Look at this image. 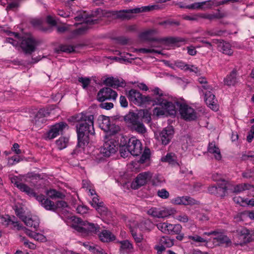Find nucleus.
<instances>
[{"label": "nucleus", "mask_w": 254, "mask_h": 254, "mask_svg": "<svg viewBox=\"0 0 254 254\" xmlns=\"http://www.w3.org/2000/svg\"><path fill=\"white\" fill-rule=\"evenodd\" d=\"M77 118L78 122L76 126L77 144L71 153L73 157L84 151L85 147L89 143V134L95 133L93 115L81 113Z\"/></svg>", "instance_id": "f257e3e1"}, {"label": "nucleus", "mask_w": 254, "mask_h": 254, "mask_svg": "<svg viewBox=\"0 0 254 254\" xmlns=\"http://www.w3.org/2000/svg\"><path fill=\"white\" fill-rule=\"evenodd\" d=\"M153 98L151 104L153 105H159L161 108L156 107L154 109V113L157 116H175L176 114L175 105L169 100L168 96L164 94L158 87H155L153 90Z\"/></svg>", "instance_id": "f03ea898"}, {"label": "nucleus", "mask_w": 254, "mask_h": 254, "mask_svg": "<svg viewBox=\"0 0 254 254\" xmlns=\"http://www.w3.org/2000/svg\"><path fill=\"white\" fill-rule=\"evenodd\" d=\"M155 29H149L145 31L140 34V37L142 39L149 42H157L158 43H165L166 44H175L179 42L186 43L188 41L187 39L179 37H167L163 38L153 37L152 36L157 33Z\"/></svg>", "instance_id": "7ed1b4c3"}, {"label": "nucleus", "mask_w": 254, "mask_h": 254, "mask_svg": "<svg viewBox=\"0 0 254 254\" xmlns=\"http://www.w3.org/2000/svg\"><path fill=\"white\" fill-rule=\"evenodd\" d=\"M135 13L132 9L117 10H106L101 8L96 9L93 14L98 17H106L114 19H121L122 20H128L132 17V14Z\"/></svg>", "instance_id": "20e7f679"}, {"label": "nucleus", "mask_w": 254, "mask_h": 254, "mask_svg": "<svg viewBox=\"0 0 254 254\" xmlns=\"http://www.w3.org/2000/svg\"><path fill=\"white\" fill-rule=\"evenodd\" d=\"M124 120L127 123L129 124L132 130H134L139 134H143L146 132V128L138 114L129 112L124 117Z\"/></svg>", "instance_id": "39448f33"}, {"label": "nucleus", "mask_w": 254, "mask_h": 254, "mask_svg": "<svg viewBox=\"0 0 254 254\" xmlns=\"http://www.w3.org/2000/svg\"><path fill=\"white\" fill-rule=\"evenodd\" d=\"M119 142L115 139H110L106 141L101 148L100 154H97L98 156L95 157V160L99 162L103 159L102 155L104 157H108L111 155L115 154L118 150Z\"/></svg>", "instance_id": "423d86ee"}, {"label": "nucleus", "mask_w": 254, "mask_h": 254, "mask_svg": "<svg viewBox=\"0 0 254 254\" xmlns=\"http://www.w3.org/2000/svg\"><path fill=\"white\" fill-rule=\"evenodd\" d=\"M75 222L77 223V224L73 225V228L77 232L82 234L97 233L99 232L100 227L97 224L83 221L80 218H77Z\"/></svg>", "instance_id": "0eeeda50"}, {"label": "nucleus", "mask_w": 254, "mask_h": 254, "mask_svg": "<svg viewBox=\"0 0 254 254\" xmlns=\"http://www.w3.org/2000/svg\"><path fill=\"white\" fill-rule=\"evenodd\" d=\"M127 97L130 101L138 106L150 105L153 98V96L143 95L140 92L133 89L128 91Z\"/></svg>", "instance_id": "6e6552de"}, {"label": "nucleus", "mask_w": 254, "mask_h": 254, "mask_svg": "<svg viewBox=\"0 0 254 254\" xmlns=\"http://www.w3.org/2000/svg\"><path fill=\"white\" fill-rule=\"evenodd\" d=\"M236 233L238 241L235 244V245L242 246L247 243L254 241V235L251 234L250 231L246 228L242 227L238 229Z\"/></svg>", "instance_id": "1a4fd4ad"}, {"label": "nucleus", "mask_w": 254, "mask_h": 254, "mask_svg": "<svg viewBox=\"0 0 254 254\" xmlns=\"http://www.w3.org/2000/svg\"><path fill=\"white\" fill-rule=\"evenodd\" d=\"M99 127L104 131L109 133L110 134L117 133L120 130L119 126L112 124L109 117L102 116L99 119Z\"/></svg>", "instance_id": "9d476101"}, {"label": "nucleus", "mask_w": 254, "mask_h": 254, "mask_svg": "<svg viewBox=\"0 0 254 254\" xmlns=\"http://www.w3.org/2000/svg\"><path fill=\"white\" fill-rule=\"evenodd\" d=\"M177 106L179 108V111L181 116L187 121L194 120L196 118V113L193 108L187 105L176 102Z\"/></svg>", "instance_id": "9b49d317"}, {"label": "nucleus", "mask_w": 254, "mask_h": 254, "mask_svg": "<svg viewBox=\"0 0 254 254\" xmlns=\"http://www.w3.org/2000/svg\"><path fill=\"white\" fill-rule=\"evenodd\" d=\"M118 96L117 93L110 87H104L97 93V99L100 102L105 100H115Z\"/></svg>", "instance_id": "f8f14e48"}, {"label": "nucleus", "mask_w": 254, "mask_h": 254, "mask_svg": "<svg viewBox=\"0 0 254 254\" xmlns=\"http://www.w3.org/2000/svg\"><path fill=\"white\" fill-rule=\"evenodd\" d=\"M175 210L166 207H151L147 211L148 214L153 217L163 218L173 214Z\"/></svg>", "instance_id": "ddd939ff"}, {"label": "nucleus", "mask_w": 254, "mask_h": 254, "mask_svg": "<svg viewBox=\"0 0 254 254\" xmlns=\"http://www.w3.org/2000/svg\"><path fill=\"white\" fill-rule=\"evenodd\" d=\"M36 46V41L32 37H24L21 40L20 47L26 54H31L34 52Z\"/></svg>", "instance_id": "4468645a"}, {"label": "nucleus", "mask_w": 254, "mask_h": 254, "mask_svg": "<svg viewBox=\"0 0 254 254\" xmlns=\"http://www.w3.org/2000/svg\"><path fill=\"white\" fill-rule=\"evenodd\" d=\"M127 149H128L132 155L138 156L142 152V144L135 137H131L129 139L127 143Z\"/></svg>", "instance_id": "2eb2a0df"}, {"label": "nucleus", "mask_w": 254, "mask_h": 254, "mask_svg": "<svg viewBox=\"0 0 254 254\" xmlns=\"http://www.w3.org/2000/svg\"><path fill=\"white\" fill-rule=\"evenodd\" d=\"M175 240L168 236H163L159 240L158 244L154 247L157 254H161L167 248H170L174 245Z\"/></svg>", "instance_id": "dca6fc26"}, {"label": "nucleus", "mask_w": 254, "mask_h": 254, "mask_svg": "<svg viewBox=\"0 0 254 254\" xmlns=\"http://www.w3.org/2000/svg\"><path fill=\"white\" fill-rule=\"evenodd\" d=\"M67 127V125L64 122H60L52 126L47 133V137L52 139L60 134H62L64 130Z\"/></svg>", "instance_id": "f3484780"}, {"label": "nucleus", "mask_w": 254, "mask_h": 254, "mask_svg": "<svg viewBox=\"0 0 254 254\" xmlns=\"http://www.w3.org/2000/svg\"><path fill=\"white\" fill-rule=\"evenodd\" d=\"M152 177V174L149 172H144L139 174L134 182H132V186L134 189H138L139 187L144 185L147 181Z\"/></svg>", "instance_id": "a211bd4d"}, {"label": "nucleus", "mask_w": 254, "mask_h": 254, "mask_svg": "<svg viewBox=\"0 0 254 254\" xmlns=\"http://www.w3.org/2000/svg\"><path fill=\"white\" fill-rule=\"evenodd\" d=\"M96 10L92 12L90 16H87L84 13H80L75 16L74 19L76 21H80L84 24H94L97 23L98 20L101 17H98L97 16L93 14Z\"/></svg>", "instance_id": "6ab92c4d"}, {"label": "nucleus", "mask_w": 254, "mask_h": 254, "mask_svg": "<svg viewBox=\"0 0 254 254\" xmlns=\"http://www.w3.org/2000/svg\"><path fill=\"white\" fill-rule=\"evenodd\" d=\"M174 133L172 127H168L164 128L160 133V138L162 144H168L173 137Z\"/></svg>", "instance_id": "aec40b11"}, {"label": "nucleus", "mask_w": 254, "mask_h": 254, "mask_svg": "<svg viewBox=\"0 0 254 254\" xmlns=\"http://www.w3.org/2000/svg\"><path fill=\"white\" fill-rule=\"evenodd\" d=\"M36 199L46 210L55 212L54 202L49 199L46 196L43 194H40L37 196Z\"/></svg>", "instance_id": "412c9836"}, {"label": "nucleus", "mask_w": 254, "mask_h": 254, "mask_svg": "<svg viewBox=\"0 0 254 254\" xmlns=\"http://www.w3.org/2000/svg\"><path fill=\"white\" fill-rule=\"evenodd\" d=\"M174 202L175 204L178 205H192L199 204L198 201L188 196L178 197L174 199Z\"/></svg>", "instance_id": "4be33fe9"}, {"label": "nucleus", "mask_w": 254, "mask_h": 254, "mask_svg": "<svg viewBox=\"0 0 254 254\" xmlns=\"http://www.w3.org/2000/svg\"><path fill=\"white\" fill-rule=\"evenodd\" d=\"M212 243L214 246H224L226 247L231 246L232 244L231 240L223 234H219L213 238Z\"/></svg>", "instance_id": "5701e85b"}, {"label": "nucleus", "mask_w": 254, "mask_h": 254, "mask_svg": "<svg viewBox=\"0 0 254 254\" xmlns=\"http://www.w3.org/2000/svg\"><path fill=\"white\" fill-rule=\"evenodd\" d=\"M104 84L110 86L114 88H117L119 87H124L126 86V82L122 79L120 80L117 78L113 77H108L104 80Z\"/></svg>", "instance_id": "b1692460"}, {"label": "nucleus", "mask_w": 254, "mask_h": 254, "mask_svg": "<svg viewBox=\"0 0 254 254\" xmlns=\"http://www.w3.org/2000/svg\"><path fill=\"white\" fill-rule=\"evenodd\" d=\"M204 100L206 104L213 110L217 109L216 102L213 91L204 92Z\"/></svg>", "instance_id": "393cba45"}, {"label": "nucleus", "mask_w": 254, "mask_h": 254, "mask_svg": "<svg viewBox=\"0 0 254 254\" xmlns=\"http://www.w3.org/2000/svg\"><path fill=\"white\" fill-rule=\"evenodd\" d=\"M22 221L27 226L33 227L35 230H37L39 226L40 220L36 216H26L23 218Z\"/></svg>", "instance_id": "a878e982"}, {"label": "nucleus", "mask_w": 254, "mask_h": 254, "mask_svg": "<svg viewBox=\"0 0 254 254\" xmlns=\"http://www.w3.org/2000/svg\"><path fill=\"white\" fill-rule=\"evenodd\" d=\"M49 114V113L47 110L44 109H40L35 115L33 121L36 125L40 127L45 123L46 120L44 118L48 116Z\"/></svg>", "instance_id": "bb28decb"}, {"label": "nucleus", "mask_w": 254, "mask_h": 254, "mask_svg": "<svg viewBox=\"0 0 254 254\" xmlns=\"http://www.w3.org/2000/svg\"><path fill=\"white\" fill-rule=\"evenodd\" d=\"M14 184L21 191L25 192L30 196H33L36 198V196L38 195L34 192L33 189L25 184L17 182Z\"/></svg>", "instance_id": "cd10ccee"}, {"label": "nucleus", "mask_w": 254, "mask_h": 254, "mask_svg": "<svg viewBox=\"0 0 254 254\" xmlns=\"http://www.w3.org/2000/svg\"><path fill=\"white\" fill-rule=\"evenodd\" d=\"M237 82V70L234 69L224 79V84L227 86H233Z\"/></svg>", "instance_id": "c85d7f7f"}, {"label": "nucleus", "mask_w": 254, "mask_h": 254, "mask_svg": "<svg viewBox=\"0 0 254 254\" xmlns=\"http://www.w3.org/2000/svg\"><path fill=\"white\" fill-rule=\"evenodd\" d=\"M228 182L225 180H222L217 184V196L224 197L227 193Z\"/></svg>", "instance_id": "c756f323"}, {"label": "nucleus", "mask_w": 254, "mask_h": 254, "mask_svg": "<svg viewBox=\"0 0 254 254\" xmlns=\"http://www.w3.org/2000/svg\"><path fill=\"white\" fill-rule=\"evenodd\" d=\"M161 9V7L159 5H150L147 6H142L141 7H137L132 9L133 12L135 13L140 12H145L153 11L154 10H158Z\"/></svg>", "instance_id": "7c9ffc66"}, {"label": "nucleus", "mask_w": 254, "mask_h": 254, "mask_svg": "<svg viewBox=\"0 0 254 254\" xmlns=\"http://www.w3.org/2000/svg\"><path fill=\"white\" fill-rule=\"evenodd\" d=\"M100 240L103 242H110L115 240L116 237L110 231L104 230L99 235Z\"/></svg>", "instance_id": "2f4dec72"}, {"label": "nucleus", "mask_w": 254, "mask_h": 254, "mask_svg": "<svg viewBox=\"0 0 254 254\" xmlns=\"http://www.w3.org/2000/svg\"><path fill=\"white\" fill-rule=\"evenodd\" d=\"M207 150L209 153L214 154L216 159L220 160L221 158L220 149L216 146L215 142L213 141L209 143Z\"/></svg>", "instance_id": "473e14b6"}, {"label": "nucleus", "mask_w": 254, "mask_h": 254, "mask_svg": "<svg viewBox=\"0 0 254 254\" xmlns=\"http://www.w3.org/2000/svg\"><path fill=\"white\" fill-rule=\"evenodd\" d=\"M120 250L123 253H129L132 251V245L127 240L121 241Z\"/></svg>", "instance_id": "72a5a7b5"}, {"label": "nucleus", "mask_w": 254, "mask_h": 254, "mask_svg": "<svg viewBox=\"0 0 254 254\" xmlns=\"http://www.w3.org/2000/svg\"><path fill=\"white\" fill-rule=\"evenodd\" d=\"M46 194L49 197L53 199L56 198L62 199L65 197V195L64 194L55 189L48 190L46 192Z\"/></svg>", "instance_id": "f704fd0d"}, {"label": "nucleus", "mask_w": 254, "mask_h": 254, "mask_svg": "<svg viewBox=\"0 0 254 254\" xmlns=\"http://www.w3.org/2000/svg\"><path fill=\"white\" fill-rule=\"evenodd\" d=\"M92 24H84L80 27L72 31V35L74 36L83 35L87 31V30L91 28L90 26Z\"/></svg>", "instance_id": "c9c22d12"}, {"label": "nucleus", "mask_w": 254, "mask_h": 254, "mask_svg": "<svg viewBox=\"0 0 254 254\" xmlns=\"http://www.w3.org/2000/svg\"><path fill=\"white\" fill-rule=\"evenodd\" d=\"M161 160L163 162L175 164L176 163V156L173 153H169L166 155L162 157Z\"/></svg>", "instance_id": "e433bc0d"}, {"label": "nucleus", "mask_w": 254, "mask_h": 254, "mask_svg": "<svg viewBox=\"0 0 254 254\" xmlns=\"http://www.w3.org/2000/svg\"><path fill=\"white\" fill-rule=\"evenodd\" d=\"M219 47L221 48V51L223 54L231 55L233 53L232 50L231 48V45L229 43L226 42H220Z\"/></svg>", "instance_id": "4c0bfd02"}, {"label": "nucleus", "mask_w": 254, "mask_h": 254, "mask_svg": "<svg viewBox=\"0 0 254 254\" xmlns=\"http://www.w3.org/2000/svg\"><path fill=\"white\" fill-rule=\"evenodd\" d=\"M194 214L195 218L201 223H205L209 219V216L203 212L196 211Z\"/></svg>", "instance_id": "58836bf2"}, {"label": "nucleus", "mask_w": 254, "mask_h": 254, "mask_svg": "<svg viewBox=\"0 0 254 254\" xmlns=\"http://www.w3.org/2000/svg\"><path fill=\"white\" fill-rule=\"evenodd\" d=\"M130 232L135 242L137 244V245L140 248V249L142 250L143 249L141 247L142 244L141 243L142 240H143L142 236L140 234H137L134 231V230L132 229L131 230Z\"/></svg>", "instance_id": "ea45409f"}, {"label": "nucleus", "mask_w": 254, "mask_h": 254, "mask_svg": "<svg viewBox=\"0 0 254 254\" xmlns=\"http://www.w3.org/2000/svg\"><path fill=\"white\" fill-rule=\"evenodd\" d=\"M16 215L21 220L23 218L26 216L24 215V210L21 204H16L14 205L13 208Z\"/></svg>", "instance_id": "a19ab883"}, {"label": "nucleus", "mask_w": 254, "mask_h": 254, "mask_svg": "<svg viewBox=\"0 0 254 254\" xmlns=\"http://www.w3.org/2000/svg\"><path fill=\"white\" fill-rule=\"evenodd\" d=\"M182 226L180 224L173 225L170 224L169 227V232L168 234L173 235L178 234L181 232Z\"/></svg>", "instance_id": "79ce46f5"}, {"label": "nucleus", "mask_w": 254, "mask_h": 254, "mask_svg": "<svg viewBox=\"0 0 254 254\" xmlns=\"http://www.w3.org/2000/svg\"><path fill=\"white\" fill-rule=\"evenodd\" d=\"M95 209L101 215L108 216L110 214V211H109L108 209L104 206V203H102V205L99 204Z\"/></svg>", "instance_id": "37998d69"}, {"label": "nucleus", "mask_w": 254, "mask_h": 254, "mask_svg": "<svg viewBox=\"0 0 254 254\" xmlns=\"http://www.w3.org/2000/svg\"><path fill=\"white\" fill-rule=\"evenodd\" d=\"M76 46H72L68 45H62L60 46L59 49L62 52L70 53L75 51Z\"/></svg>", "instance_id": "c03bdc74"}, {"label": "nucleus", "mask_w": 254, "mask_h": 254, "mask_svg": "<svg viewBox=\"0 0 254 254\" xmlns=\"http://www.w3.org/2000/svg\"><path fill=\"white\" fill-rule=\"evenodd\" d=\"M216 3H217L216 0H208L201 2V3L202 4V6L204 7L203 9H210L213 6H218L216 5Z\"/></svg>", "instance_id": "a18cd8bd"}, {"label": "nucleus", "mask_w": 254, "mask_h": 254, "mask_svg": "<svg viewBox=\"0 0 254 254\" xmlns=\"http://www.w3.org/2000/svg\"><path fill=\"white\" fill-rule=\"evenodd\" d=\"M78 81L79 83H80L82 84V87H83V88L86 89L90 84L91 79L90 77H79L78 78Z\"/></svg>", "instance_id": "49530a36"}, {"label": "nucleus", "mask_w": 254, "mask_h": 254, "mask_svg": "<svg viewBox=\"0 0 254 254\" xmlns=\"http://www.w3.org/2000/svg\"><path fill=\"white\" fill-rule=\"evenodd\" d=\"M68 139L65 137H60L58 140L56 141V144L58 148L62 150L66 146V144Z\"/></svg>", "instance_id": "de8ad7c7"}, {"label": "nucleus", "mask_w": 254, "mask_h": 254, "mask_svg": "<svg viewBox=\"0 0 254 254\" xmlns=\"http://www.w3.org/2000/svg\"><path fill=\"white\" fill-rule=\"evenodd\" d=\"M170 224L168 223H159L157 224V228L164 233H168L169 232V227Z\"/></svg>", "instance_id": "09e8293b"}, {"label": "nucleus", "mask_w": 254, "mask_h": 254, "mask_svg": "<svg viewBox=\"0 0 254 254\" xmlns=\"http://www.w3.org/2000/svg\"><path fill=\"white\" fill-rule=\"evenodd\" d=\"M24 231L25 233L29 236L31 238H33L34 239L38 240L39 237H42L43 236L42 235L39 234L38 233H34L32 231L30 230L27 229L26 227H24V228L22 229Z\"/></svg>", "instance_id": "8fccbe9b"}, {"label": "nucleus", "mask_w": 254, "mask_h": 254, "mask_svg": "<svg viewBox=\"0 0 254 254\" xmlns=\"http://www.w3.org/2000/svg\"><path fill=\"white\" fill-rule=\"evenodd\" d=\"M12 34L14 36V37L17 38L19 40L17 41L16 40H14L12 38H7L6 39V42L12 44L13 46H17L18 45L21 40L19 39V34L17 33H12Z\"/></svg>", "instance_id": "3c124183"}, {"label": "nucleus", "mask_w": 254, "mask_h": 254, "mask_svg": "<svg viewBox=\"0 0 254 254\" xmlns=\"http://www.w3.org/2000/svg\"><path fill=\"white\" fill-rule=\"evenodd\" d=\"M150 150L149 149H145L140 157L139 162L141 163H144L147 159H149L150 158Z\"/></svg>", "instance_id": "603ef678"}, {"label": "nucleus", "mask_w": 254, "mask_h": 254, "mask_svg": "<svg viewBox=\"0 0 254 254\" xmlns=\"http://www.w3.org/2000/svg\"><path fill=\"white\" fill-rule=\"evenodd\" d=\"M11 221V219L8 215L1 216L0 217V223L5 226L10 225Z\"/></svg>", "instance_id": "864d4df0"}, {"label": "nucleus", "mask_w": 254, "mask_h": 254, "mask_svg": "<svg viewBox=\"0 0 254 254\" xmlns=\"http://www.w3.org/2000/svg\"><path fill=\"white\" fill-rule=\"evenodd\" d=\"M140 114L142 116V118L145 120V122L147 123L150 122L151 120V114L149 113L148 110H144L142 112H140Z\"/></svg>", "instance_id": "5fc2aeb1"}, {"label": "nucleus", "mask_w": 254, "mask_h": 254, "mask_svg": "<svg viewBox=\"0 0 254 254\" xmlns=\"http://www.w3.org/2000/svg\"><path fill=\"white\" fill-rule=\"evenodd\" d=\"M137 51L141 53L147 54V53H158L160 54L161 52L158 50H156L153 49H147V48H140L137 50Z\"/></svg>", "instance_id": "6e6d98bb"}, {"label": "nucleus", "mask_w": 254, "mask_h": 254, "mask_svg": "<svg viewBox=\"0 0 254 254\" xmlns=\"http://www.w3.org/2000/svg\"><path fill=\"white\" fill-rule=\"evenodd\" d=\"M189 238L196 243H205L207 242L206 239L196 235L194 236H189Z\"/></svg>", "instance_id": "4d7b16f0"}, {"label": "nucleus", "mask_w": 254, "mask_h": 254, "mask_svg": "<svg viewBox=\"0 0 254 254\" xmlns=\"http://www.w3.org/2000/svg\"><path fill=\"white\" fill-rule=\"evenodd\" d=\"M54 205L55 206V212L58 208H64L67 207V203L63 200H59L55 203L54 202Z\"/></svg>", "instance_id": "13d9d810"}, {"label": "nucleus", "mask_w": 254, "mask_h": 254, "mask_svg": "<svg viewBox=\"0 0 254 254\" xmlns=\"http://www.w3.org/2000/svg\"><path fill=\"white\" fill-rule=\"evenodd\" d=\"M199 88L204 92H212L214 90V88L210 85L208 84V82L199 87Z\"/></svg>", "instance_id": "bf43d9fd"}, {"label": "nucleus", "mask_w": 254, "mask_h": 254, "mask_svg": "<svg viewBox=\"0 0 254 254\" xmlns=\"http://www.w3.org/2000/svg\"><path fill=\"white\" fill-rule=\"evenodd\" d=\"M157 195L163 199H166L169 197V193L166 189H163L157 191Z\"/></svg>", "instance_id": "052dcab7"}, {"label": "nucleus", "mask_w": 254, "mask_h": 254, "mask_svg": "<svg viewBox=\"0 0 254 254\" xmlns=\"http://www.w3.org/2000/svg\"><path fill=\"white\" fill-rule=\"evenodd\" d=\"M121 156L123 158H126L130 154V151L127 149V145L122 146L120 149Z\"/></svg>", "instance_id": "680f3d73"}, {"label": "nucleus", "mask_w": 254, "mask_h": 254, "mask_svg": "<svg viewBox=\"0 0 254 254\" xmlns=\"http://www.w3.org/2000/svg\"><path fill=\"white\" fill-rule=\"evenodd\" d=\"M99 107L102 109L109 110L113 108L114 104L112 102H104L103 101L99 105Z\"/></svg>", "instance_id": "e2e57ef3"}, {"label": "nucleus", "mask_w": 254, "mask_h": 254, "mask_svg": "<svg viewBox=\"0 0 254 254\" xmlns=\"http://www.w3.org/2000/svg\"><path fill=\"white\" fill-rule=\"evenodd\" d=\"M203 7L202 6V4L200 2H195L192 3L190 5H188L186 6V8L187 9H203Z\"/></svg>", "instance_id": "0e129e2a"}, {"label": "nucleus", "mask_w": 254, "mask_h": 254, "mask_svg": "<svg viewBox=\"0 0 254 254\" xmlns=\"http://www.w3.org/2000/svg\"><path fill=\"white\" fill-rule=\"evenodd\" d=\"M252 122L254 123V118L252 120ZM254 137V125L252 126L250 131L249 132V134L247 137V140L249 142H251L253 138Z\"/></svg>", "instance_id": "69168bd1"}, {"label": "nucleus", "mask_w": 254, "mask_h": 254, "mask_svg": "<svg viewBox=\"0 0 254 254\" xmlns=\"http://www.w3.org/2000/svg\"><path fill=\"white\" fill-rule=\"evenodd\" d=\"M247 185L246 184H240L237 185L234 190V192H240L246 189H247Z\"/></svg>", "instance_id": "338daca9"}, {"label": "nucleus", "mask_w": 254, "mask_h": 254, "mask_svg": "<svg viewBox=\"0 0 254 254\" xmlns=\"http://www.w3.org/2000/svg\"><path fill=\"white\" fill-rule=\"evenodd\" d=\"M182 18L186 20L190 21H198V17L197 14H193L192 15H183Z\"/></svg>", "instance_id": "774afa93"}]
</instances>
